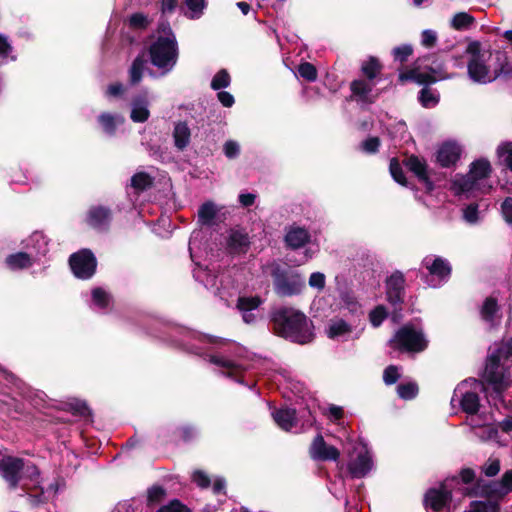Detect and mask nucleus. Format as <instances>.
<instances>
[{
	"label": "nucleus",
	"mask_w": 512,
	"mask_h": 512,
	"mask_svg": "<svg viewBox=\"0 0 512 512\" xmlns=\"http://www.w3.org/2000/svg\"><path fill=\"white\" fill-rule=\"evenodd\" d=\"M389 346L400 352L420 353L428 346L422 331H418L412 325L400 327L388 342Z\"/></svg>",
	"instance_id": "nucleus-7"
},
{
	"label": "nucleus",
	"mask_w": 512,
	"mask_h": 512,
	"mask_svg": "<svg viewBox=\"0 0 512 512\" xmlns=\"http://www.w3.org/2000/svg\"><path fill=\"white\" fill-rule=\"evenodd\" d=\"M476 183V179L468 173L467 175H462L459 178L455 179L453 182V186L457 189L456 194H462L465 192L472 191Z\"/></svg>",
	"instance_id": "nucleus-38"
},
{
	"label": "nucleus",
	"mask_w": 512,
	"mask_h": 512,
	"mask_svg": "<svg viewBox=\"0 0 512 512\" xmlns=\"http://www.w3.org/2000/svg\"><path fill=\"white\" fill-rule=\"evenodd\" d=\"M388 317L387 309L383 305L376 306L369 313V320L372 326L379 327Z\"/></svg>",
	"instance_id": "nucleus-48"
},
{
	"label": "nucleus",
	"mask_w": 512,
	"mask_h": 512,
	"mask_svg": "<svg viewBox=\"0 0 512 512\" xmlns=\"http://www.w3.org/2000/svg\"><path fill=\"white\" fill-rule=\"evenodd\" d=\"M270 323L275 335L290 342L305 345L315 339L312 320L293 307L283 306L273 310Z\"/></svg>",
	"instance_id": "nucleus-1"
},
{
	"label": "nucleus",
	"mask_w": 512,
	"mask_h": 512,
	"mask_svg": "<svg viewBox=\"0 0 512 512\" xmlns=\"http://www.w3.org/2000/svg\"><path fill=\"white\" fill-rule=\"evenodd\" d=\"M374 86L375 83H370V81H365L360 78L354 79L350 82V95L347 97V100L356 102L361 107L374 104L380 95V92H373Z\"/></svg>",
	"instance_id": "nucleus-11"
},
{
	"label": "nucleus",
	"mask_w": 512,
	"mask_h": 512,
	"mask_svg": "<svg viewBox=\"0 0 512 512\" xmlns=\"http://www.w3.org/2000/svg\"><path fill=\"white\" fill-rule=\"evenodd\" d=\"M250 247V238L244 230L232 229L227 239V248L230 253H246Z\"/></svg>",
	"instance_id": "nucleus-20"
},
{
	"label": "nucleus",
	"mask_w": 512,
	"mask_h": 512,
	"mask_svg": "<svg viewBox=\"0 0 512 512\" xmlns=\"http://www.w3.org/2000/svg\"><path fill=\"white\" fill-rule=\"evenodd\" d=\"M145 64L146 60L142 54L135 57L129 69V82L131 85H137L141 82Z\"/></svg>",
	"instance_id": "nucleus-33"
},
{
	"label": "nucleus",
	"mask_w": 512,
	"mask_h": 512,
	"mask_svg": "<svg viewBox=\"0 0 512 512\" xmlns=\"http://www.w3.org/2000/svg\"><path fill=\"white\" fill-rule=\"evenodd\" d=\"M262 304V299L259 296H240L237 299V308L242 312H251L257 309Z\"/></svg>",
	"instance_id": "nucleus-39"
},
{
	"label": "nucleus",
	"mask_w": 512,
	"mask_h": 512,
	"mask_svg": "<svg viewBox=\"0 0 512 512\" xmlns=\"http://www.w3.org/2000/svg\"><path fill=\"white\" fill-rule=\"evenodd\" d=\"M66 411L70 412L74 416H79L83 418H87L92 416V411L89 408L88 404L80 399H71L66 404Z\"/></svg>",
	"instance_id": "nucleus-34"
},
{
	"label": "nucleus",
	"mask_w": 512,
	"mask_h": 512,
	"mask_svg": "<svg viewBox=\"0 0 512 512\" xmlns=\"http://www.w3.org/2000/svg\"><path fill=\"white\" fill-rule=\"evenodd\" d=\"M273 419L281 429L290 431L297 423L296 410L280 408L273 412Z\"/></svg>",
	"instance_id": "nucleus-25"
},
{
	"label": "nucleus",
	"mask_w": 512,
	"mask_h": 512,
	"mask_svg": "<svg viewBox=\"0 0 512 512\" xmlns=\"http://www.w3.org/2000/svg\"><path fill=\"white\" fill-rule=\"evenodd\" d=\"M422 45L427 47V48H431V47H434L436 45V42H437V35L434 31L432 30H424L422 32Z\"/></svg>",
	"instance_id": "nucleus-61"
},
{
	"label": "nucleus",
	"mask_w": 512,
	"mask_h": 512,
	"mask_svg": "<svg viewBox=\"0 0 512 512\" xmlns=\"http://www.w3.org/2000/svg\"><path fill=\"white\" fill-rule=\"evenodd\" d=\"M351 331V326L343 319H340L329 326L327 335L329 338L335 339L337 337L350 333Z\"/></svg>",
	"instance_id": "nucleus-44"
},
{
	"label": "nucleus",
	"mask_w": 512,
	"mask_h": 512,
	"mask_svg": "<svg viewBox=\"0 0 512 512\" xmlns=\"http://www.w3.org/2000/svg\"><path fill=\"white\" fill-rule=\"evenodd\" d=\"M271 277L274 292L279 297L299 295L305 288V280L300 274L284 268L279 264L272 266Z\"/></svg>",
	"instance_id": "nucleus-6"
},
{
	"label": "nucleus",
	"mask_w": 512,
	"mask_h": 512,
	"mask_svg": "<svg viewBox=\"0 0 512 512\" xmlns=\"http://www.w3.org/2000/svg\"><path fill=\"white\" fill-rule=\"evenodd\" d=\"M395 61H399L404 64L408 61L409 56L413 54V47L409 44L397 46L392 51Z\"/></svg>",
	"instance_id": "nucleus-49"
},
{
	"label": "nucleus",
	"mask_w": 512,
	"mask_h": 512,
	"mask_svg": "<svg viewBox=\"0 0 512 512\" xmlns=\"http://www.w3.org/2000/svg\"><path fill=\"white\" fill-rule=\"evenodd\" d=\"M184 2L189 10L187 17L191 20L201 18L208 6L207 0H184Z\"/></svg>",
	"instance_id": "nucleus-36"
},
{
	"label": "nucleus",
	"mask_w": 512,
	"mask_h": 512,
	"mask_svg": "<svg viewBox=\"0 0 512 512\" xmlns=\"http://www.w3.org/2000/svg\"><path fill=\"white\" fill-rule=\"evenodd\" d=\"M183 442H190L195 438V428L191 425H184L177 429Z\"/></svg>",
	"instance_id": "nucleus-59"
},
{
	"label": "nucleus",
	"mask_w": 512,
	"mask_h": 512,
	"mask_svg": "<svg viewBox=\"0 0 512 512\" xmlns=\"http://www.w3.org/2000/svg\"><path fill=\"white\" fill-rule=\"evenodd\" d=\"M467 71L474 82L486 84L493 81V78H489L488 66L477 57H471L467 64Z\"/></svg>",
	"instance_id": "nucleus-21"
},
{
	"label": "nucleus",
	"mask_w": 512,
	"mask_h": 512,
	"mask_svg": "<svg viewBox=\"0 0 512 512\" xmlns=\"http://www.w3.org/2000/svg\"><path fill=\"white\" fill-rule=\"evenodd\" d=\"M389 171H390V174L395 182H397L398 184H400L404 187H408V185H409L408 180L405 176V173L403 171V168H402L399 160L396 157H394L390 160Z\"/></svg>",
	"instance_id": "nucleus-37"
},
{
	"label": "nucleus",
	"mask_w": 512,
	"mask_h": 512,
	"mask_svg": "<svg viewBox=\"0 0 512 512\" xmlns=\"http://www.w3.org/2000/svg\"><path fill=\"white\" fill-rule=\"evenodd\" d=\"M217 98L219 102L226 108L232 107L235 103L234 96L227 91H219L217 93Z\"/></svg>",
	"instance_id": "nucleus-64"
},
{
	"label": "nucleus",
	"mask_w": 512,
	"mask_h": 512,
	"mask_svg": "<svg viewBox=\"0 0 512 512\" xmlns=\"http://www.w3.org/2000/svg\"><path fill=\"white\" fill-rule=\"evenodd\" d=\"M224 154L229 159L236 158L240 153V147L237 142L229 140L224 144Z\"/></svg>",
	"instance_id": "nucleus-58"
},
{
	"label": "nucleus",
	"mask_w": 512,
	"mask_h": 512,
	"mask_svg": "<svg viewBox=\"0 0 512 512\" xmlns=\"http://www.w3.org/2000/svg\"><path fill=\"white\" fill-rule=\"evenodd\" d=\"M380 145V138L377 136H371L361 143V149L365 153L375 154L379 151Z\"/></svg>",
	"instance_id": "nucleus-52"
},
{
	"label": "nucleus",
	"mask_w": 512,
	"mask_h": 512,
	"mask_svg": "<svg viewBox=\"0 0 512 512\" xmlns=\"http://www.w3.org/2000/svg\"><path fill=\"white\" fill-rule=\"evenodd\" d=\"M461 410L468 415H476L480 408V398L476 392L467 391L460 399Z\"/></svg>",
	"instance_id": "nucleus-28"
},
{
	"label": "nucleus",
	"mask_w": 512,
	"mask_h": 512,
	"mask_svg": "<svg viewBox=\"0 0 512 512\" xmlns=\"http://www.w3.org/2000/svg\"><path fill=\"white\" fill-rule=\"evenodd\" d=\"M157 512H191V510L178 499H174L159 508Z\"/></svg>",
	"instance_id": "nucleus-55"
},
{
	"label": "nucleus",
	"mask_w": 512,
	"mask_h": 512,
	"mask_svg": "<svg viewBox=\"0 0 512 512\" xmlns=\"http://www.w3.org/2000/svg\"><path fill=\"white\" fill-rule=\"evenodd\" d=\"M435 74L436 73H432L430 71H429V73H426V72H420V70H418L416 83H418L420 85H429V84L436 83L437 78L435 77Z\"/></svg>",
	"instance_id": "nucleus-62"
},
{
	"label": "nucleus",
	"mask_w": 512,
	"mask_h": 512,
	"mask_svg": "<svg viewBox=\"0 0 512 512\" xmlns=\"http://www.w3.org/2000/svg\"><path fill=\"white\" fill-rule=\"evenodd\" d=\"M309 285L318 289H323L325 286V275L320 272H314L309 277Z\"/></svg>",
	"instance_id": "nucleus-63"
},
{
	"label": "nucleus",
	"mask_w": 512,
	"mask_h": 512,
	"mask_svg": "<svg viewBox=\"0 0 512 512\" xmlns=\"http://www.w3.org/2000/svg\"><path fill=\"white\" fill-rule=\"evenodd\" d=\"M5 263L11 270H22L32 266L31 256L26 252H17L6 257Z\"/></svg>",
	"instance_id": "nucleus-26"
},
{
	"label": "nucleus",
	"mask_w": 512,
	"mask_h": 512,
	"mask_svg": "<svg viewBox=\"0 0 512 512\" xmlns=\"http://www.w3.org/2000/svg\"><path fill=\"white\" fill-rule=\"evenodd\" d=\"M479 206L477 203H470L463 209V218L466 222L474 224L478 221Z\"/></svg>",
	"instance_id": "nucleus-54"
},
{
	"label": "nucleus",
	"mask_w": 512,
	"mask_h": 512,
	"mask_svg": "<svg viewBox=\"0 0 512 512\" xmlns=\"http://www.w3.org/2000/svg\"><path fill=\"white\" fill-rule=\"evenodd\" d=\"M418 392L419 388L415 382L401 383L397 386L398 396L404 400L414 399L418 395Z\"/></svg>",
	"instance_id": "nucleus-43"
},
{
	"label": "nucleus",
	"mask_w": 512,
	"mask_h": 512,
	"mask_svg": "<svg viewBox=\"0 0 512 512\" xmlns=\"http://www.w3.org/2000/svg\"><path fill=\"white\" fill-rule=\"evenodd\" d=\"M93 302L100 308H106L109 305V294L102 288L97 287L92 290Z\"/></svg>",
	"instance_id": "nucleus-51"
},
{
	"label": "nucleus",
	"mask_w": 512,
	"mask_h": 512,
	"mask_svg": "<svg viewBox=\"0 0 512 512\" xmlns=\"http://www.w3.org/2000/svg\"><path fill=\"white\" fill-rule=\"evenodd\" d=\"M24 470V459L4 455L0 452V475L8 483L10 489H16Z\"/></svg>",
	"instance_id": "nucleus-10"
},
{
	"label": "nucleus",
	"mask_w": 512,
	"mask_h": 512,
	"mask_svg": "<svg viewBox=\"0 0 512 512\" xmlns=\"http://www.w3.org/2000/svg\"><path fill=\"white\" fill-rule=\"evenodd\" d=\"M475 21V18L466 13V12H458L454 15L451 21V26L455 30H464L467 29L471 24H473Z\"/></svg>",
	"instance_id": "nucleus-41"
},
{
	"label": "nucleus",
	"mask_w": 512,
	"mask_h": 512,
	"mask_svg": "<svg viewBox=\"0 0 512 512\" xmlns=\"http://www.w3.org/2000/svg\"><path fill=\"white\" fill-rule=\"evenodd\" d=\"M461 150L455 144L446 142L436 152V162L444 168L454 166L460 159Z\"/></svg>",
	"instance_id": "nucleus-18"
},
{
	"label": "nucleus",
	"mask_w": 512,
	"mask_h": 512,
	"mask_svg": "<svg viewBox=\"0 0 512 512\" xmlns=\"http://www.w3.org/2000/svg\"><path fill=\"white\" fill-rule=\"evenodd\" d=\"M166 497V490L160 485H153L147 490V504L153 505L162 502Z\"/></svg>",
	"instance_id": "nucleus-46"
},
{
	"label": "nucleus",
	"mask_w": 512,
	"mask_h": 512,
	"mask_svg": "<svg viewBox=\"0 0 512 512\" xmlns=\"http://www.w3.org/2000/svg\"><path fill=\"white\" fill-rule=\"evenodd\" d=\"M310 240L311 235L309 231L299 226H291L284 237L286 246L292 250L304 247Z\"/></svg>",
	"instance_id": "nucleus-19"
},
{
	"label": "nucleus",
	"mask_w": 512,
	"mask_h": 512,
	"mask_svg": "<svg viewBox=\"0 0 512 512\" xmlns=\"http://www.w3.org/2000/svg\"><path fill=\"white\" fill-rule=\"evenodd\" d=\"M132 109L130 113V118L135 123H144L150 117V111L147 107V102L140 99L135 98L132 101Z\"/></svg>",
	"instance_id": "nucleus-29"
},
{
	"label": "nucleus",
	"mask_w": 512,
	"mask_h": 512,
	"mask_svg": "<svg viewBox=\"0 0 512 512\" xmlns=\"http://www.w3.org/2000/svg\"><path fill=\"white\" fill-rule=\"evenodd\" d=\"M479 315L481 320L491 328L496 327L502 317L498 298L494 295L487 296L479 307Z\"/></svg>",
	"instance_id": "nucleus-16"
},
{
	"label": "nucleus",
	"mask_w": 512,
	"mask_h": 512,
	"mask_svg": "<svg viewBox=\"0 0 512 512\" xmlns=\"http://www.w3.org/2000/svg\"><path fill=\"white\" fill-rule=\"evenodd\" d=\"M510 359H512V337L496 343L494 347H489L481 378L483 384L490 386L499 397L511 386L509 366L502 362Z\"/></svg>",
	"instance_id": "nucleus-2"
},
{
	"label": "nucleus",
	"mask_w": 512,
	"mask_h": 512,
	"mask_svg": "<svg viewBox=\"0 0 512 512\" xmlns=\"http://www.w3.org/2000/svg\"><path fill=\"white\" fill-rule=\"evenodd\" d=\"M69 265L76 278L87 280L96 272L97 259L91 250L81 249L70 255Z\"/></svg>",
	"instance_id": "nucleus-8"
},
{
	"label": "nucleus",
	"mask_w": 512,
	"mask_h": 512,
	"mask_svg": "<svg viewBox=\"0 0 512 512\" xmlns=\"http://www.w3.org/2000/svg\"><path fill=\"white\" fill-rule=\"evenodd\" d=\"M481 472L489 478L495 477L501 470V462L498 458H488L480 467Z\"/></svg>",
	"instance_id": "nucleus-45"
},
{
	"label": "nucleus",
	"mask_w": 512,
	"mask_h": 512,
	"mask_svg": "<svg viewBox=\"0 0 512 512\" xmlns=\"http://www.w3.org/2000/svg\"><path fill=\"white\" fill-rule=\"evenodd\" d=\"M373 461L368 452L359 453L355 459L347 464V470L353 479H361L372 470Z\"/></svg>",
	"instance_id": "nucleus-17"
},
{
	"label": "nucleus",
	"mask_w": 512,
	"mask_h": 512,
	"mask_svg": "<svg viewBox=\"0 0 512 512\" xmlns=\"http://www.w3.org/2000/svg\"><path fill=\"white\" fill-rule=\"evenodd\" d=\"M209 361L214 365L227 369V372H223V374L229 378L237 380L240 373V366L238 364L217 355H211Z\"/></svg>",
	"instance_id": "nucleus-31"
},
{
	"label": "nucleus",
	"mask_w": 512,
	"mask_h": 512,
	"mask_svg": "<svg viewBox=\"0 0 512 512\" xmlns=\"http://www.w3.org/2000/svg\"><path fill=\"white\" fill-rule=\"evenodd\" d=\"M424 69L432 73H439L442 70V64L437 63L436 54H429L423 57H419L412 69L400 72L398 75V81L400 84H405L408 81H417L418 70Z\"/></svg>",
	"instance_id": "nucleus-13"
},
{
	"label": "nucleus",
	"mask_w": 512,
	"mask_h": 512,
	"mask_svg": "<svg viewBox=\"0 0 512 512\" xmlns=\"http://www.w3.org/2000/svg\"><path fill=\"white\" fill-rule=\"evenodd\" d=\"M504 221L512 228V197H506L501 204Z\"/></svg>",
	"instance_id": "nucleus-57"
},
{
	"label": "nucleus",
	"mask_w": 512,
	"mask_h": 512,
	"mask_svg": "<svg viewBox=\"0 0 512 512\" xmlns=\"http://www.w3.org/2000/svg\"><path fill=\"white\" fill-rule=\"evenodd\" d=\"M309 455L315 461H337L340 451L337 447L329 445L321 434H317L309 447Z\"/></svg>",
	"instance_id": "nucleus-14"
},
{
	"label": "nucleus",
	"mask_w": 512,
	"mask_h": 512,
	"mask_svg": "<svg viewBox=\"0 0 512 512\" xmlns=\"http://www.w3.org/2000/svg\"><path fill=\"white\" fill-rule=\"evenodd\" d=\"M400 378V374L398 372V367L395 365H389L385 368L383 372V381L386 385L395 384Z\"/></svg>",
	"instance_id": "nucleus-56"
},
{
	"label": "nucleus",
	"mask_w": 512,
	"mask_h": 512,
	"mask_svg": "<svg viewBox=\"0 0 512 512\" xmlns=\"http://www.w3.org/2000/svg\"><path fill=\"white\" fill-rule=\"evenodd\" d=\"M154 185V178L147 172H137L131 177V187L140 194Z\"/></svg>",
	"instance_id": "nucleus-30"
},
{
	"label": "nucleus",
	"mask_w": 512,
	"mask_h": 512,
	"mask_svg": "<svg viewBox=\"0 0 512 512\" xmlns=\"http://www.w3.org/2000/svg\"><path fill=\"white\" fill-rule=\"evenodd\" d=\"M192 478L200 488H208L211 485L209 476L201 470L195 471Z\"/></svg>",
	"instance_id": "nucleus-60"
},
{
	"label": "nucleus",
	"mask_w": 512,
	"mask_h": 512,
	"mask_svg": "<svg viewBox=\"0 0 512 512\" xmlns=\"http://www.w3.org/2000/svg\"><path fill=\"white\" fill-rule=\"evenodd\" d=\"M406 279L404 274L395 270L385 280V294L387 302L395 312L402 311L405 302Z\"/></svg>",
	"instance_id": "nucleus-9"
},
{
	"label": "nucleus",
	"mask_w": 512,
	"mask_h": 512,
	"mask_svg": "<svg viewBox=\"0 0 512 512\" xmlns=\"http://www.w3.org/2000/svg\"><path fill=\"white\" fill-rule=\"evenodd\" d=\"M475 435L481 441L495 440L498 437V427L494 425H479L474 428Z\"/></svg>",
	"instance_id": "nucleus-40"
},
{
	"label": "nucleus",
	"mask_w": 512,
	"mask_h": 512,
	"mask_svg": "<svg viewBox=\"0 0 512 512\" xmlns=\"http://www.w3.org/2000/svg\"><path fill=\"white\" fill-rule=\"evenodd\" d=\"M403 164L424 185L426 193L434 191L435 184L431 179L432 171L429 170L424 158L411 154L403 160Z\"/></svg>",
	"instance_id": "nucleus-12"
},
{
	"label": "nucleus",
	"mask_w": 512,
	"mask_h": 512,
	"mask_svg": "<svg viewBox=\"0 0 512 512\" xmlns=\"http://www.w3.org/2000/svg\"><path fill=\"white\" fill-rule=\"evenodd\" d=\"M217 215V208L211 201L203 203L198 209V221L202 225H211Z\"/></svg>",
	"instance_id": "nucleus-35"
},
{
	"label": "nucleus",
	"mask_w": 512,
	"mask_h": 512,
	"mask_svg": "<svg viewBox=\"0 0 512 512\" xmlns=\"http://www.w3.org/2000/svg\"><path fill=\"white\" fill-rule=\"evenodd\" d=\"M151 64L163 74L171 72L179 58V46L176 37H157L148 47Z\"/></svg>",
	"instance_id": "nucleus-4"
},
{
	"label": "nucleus",
	"mask_w": 512,
	"mask_h": 512,
	"mask_svg": "<svg viewBox=\"0 0 512 512\" xmlns=\"http://www.w3.org/2000/svg\"><path fill=\"white\" fill-rule=\"evenodd\" d=\"M418 99L421 105L425 108L434 106L439 102L438 97H436L432 90L427 87L420 90Z\"/></svg>",
	"instance_id": "nucleus-50"
},
{
	"label": "nucleus",
	"mask_w": 512,
	"mask_h": 512,
	"mask_svg": "<svg viewBox=\"0 0 512 512\" xmlns=\"http://www.w3.org/2000/svg\"><path fill=\"white\" fill-rule=\"evenodd\" d=\"M472 484L473 487L464 489V496L502 500L512 492V469L505 471L500 480L485 481L476 477Z\"/></svg>",
	"instance_id": "nucleus-5"
},
{
	"label": "nucleus",
	"mask_w": 512,
	"mask_h": 512,
	"mask_svg": "<svg viewBox=\"0 0 512 512\" xmlns=\"http://www.w3.org/2000/svg\"><path fill=\"white\" fill-rule=\"evenodd\" d=\"M97 120L103 132L109 136H114L117 127L125 122V118L121 114H112L109 112L101 113Z\"/></svg>",
	"instance_id": "nucleus-23"
},
{
	"label": "nucleus",
	"mask_w": 512,
	"mask_h": 512,
	"mask_svg": "<svg viewBox=\"0 0 512 512\" xmlns=\"http://www.w3.org/2000/svg\"><path fill=\"white\" fill-rule=\"evenodd\" d=\"M231 83L230 74L226 69L219 70L211 81V88L215 91H219L221 89L227 88Z\"/></svg>",
	"instance_id": "nucleus-42"
},
{
	"label": "nucleus",
	"mask_w": 512,
	"mask_h": 512,
	"mask_svg": "<svg viewBox=\"0 0 512 512\" xmlns=\"http://www.w3.org/2000/svg\"><path fill=\"white\" fill-rule=\"evenodd\" d=\"M492 168L490 162L486 159H478L471 163L469 174L472 175L476 181L490 177Z\"/></svg>",
	"instance_id": "nucleus-32"
},
{
	"label": "nucleus",
	"mask_w": 512,
	"mask_h": 512,
	"mask_svg": "<svg viewBox=\"0 0 512 512\" xmlns=\"http://www.w3.org/2000/svg\"><path fill=\"white\" fill-rule=\"evenodd\" d=\"M298 74L308 82H314L318 73L316 67L310 62H302L298 66Z\"/></svg>",
	"instance_id": "nucleus-47"
},
{
	"label": "nucleus",
	"mask_w": 512,
	"mask_h": 512,
	"mask_svg": "<svg viewBox=\"0 0 512 512\" xmlns=\"http://www.w3.org/2000/svg\"><path fill=\"white\" fill-rule=\"evenodd\" d=\"M112 218V210L109 207L97 205L89 208L85 221L91 228L104 232L109 230Z\"/></svg>",
	"instance_id": "nucleus-15"
},
{
	"label": "nucleus",
	"mask_w": 512,
	"mask_h": 512,
	"mask_svg": "<svg viewBox=\"0 0 512 512\" xmlns=\"http://www.w3.org/2000/svg\"><path fill=\"white\" fill-rule=\"evenodd\" d=\"M424 264L429 273L439 279H446L451 275L452 267L449 262L442 257H435L431 263H429L428 258H425Z\"/></svg>",
	"instance_id": "nucleus-24"
},
{
	"label": "nucleus",
	"mask_w": 512,
	"mask_h": 512,
	"mask_svg": "<svg viewBox=\"0 0 512 512\" xmlns=\"http://www.w3.org/2000/svg\"><path fill=\"white\" fill-rule=\"evenodd\" d=\"M382 70L383 65L380 60L375 56H369L368 59L361 64L360 71L363 76L361 79L376 84L375 80L380 77Z\"/></svg>",
	"instance_id": "nucleus-22"
},
{
	"label": "nucleus",
	"mask_w": 512,
	"mask_h": 512,
	"mask_svg": "<svg viewBox=\"0 0 512 512\" xmlns=\"http://www.w3.org/2000/svg\"><path fill=\"white\" fill-rule=\"evenodd\" d=\"M476 480V472L469 467H463L456 475L446 477L438 487L429 488L423 498L425 509L433 512H440L449 508L453 500V491H463L465 488H458L460 484L470 485Z\"/></svg>",
	"instance_id": "nucleus-3"
},
{
	"label": "nucleus",
	"mask_w": 512,
	"mask_h": 512,
	"mask_svg": "<svg viewBox=\"0 0 512 512\" xmlns=\"http://www.w3.org/2000/svg\"><path fill=\"white\" fill-rule=\"evenodd\" d=\"M191 132L186 122H178L173 131L174 145L183 151L190 142Z\"/></svg>",
	"instance_id": "nucleus-27"
},
{
	"label": "nucleus",
	"mask_w": 512,
	"mask_h": 512,
	"mask_svg": "<svg viewBox=\"0 0 512 512\" xmlns=\"http://www.w3.org/2000/svg\"><path fill=\"white\" fill-rule=\"evenodd\" d=\"M149 24L148 18L143 13H133L129 17V26L132 29H146Z\"/></svg>",
	"instance_id": "nucleus-53"
}]
</instances>
